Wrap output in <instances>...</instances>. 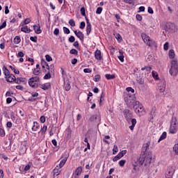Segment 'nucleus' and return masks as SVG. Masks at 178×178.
Segmentation results:
<instances>
[{"instance_id": "nucleus-29", "label": "nucleus", "mask_w": 178, "mask_h": 178, "mask_svg": "<svg viewBox=\"0 0 178 178\" xmlns=\"http://www.w3.org/2000/svg\"><path fill=\"white\" fill-rule=\"evenodd\" d=\"M21 31L26 33H29L31 31V29H28L27 26H25L24 27H22Z\"/></svg>"}, {"instance_id": "nucleus-5", "label": "nucleus", "mask_w": 178, "mask_h": 178, "mask_svg": "<svg viewBox=\"0 0 178 178\" xmlns=\"http://www.w3.org/2000/svg\"><path fill=\"white\" fill-rule=\"evenodd\" d=\"M178 129L177 120L175 117H173L171 120V126L170 128V133L175 134L177 133Z\"/></svg>"}, {"instance_id": "nucleus-31", "label": "nucleus", "mask_w": 178, "mask_h": 178, "mask_svg": "<svg viewBox=\"0 0 178 178\" xmlns=\"http://www.w3.org/2000/svg\"><path fill=\"white\" fill-rule=\"evenodd\" d=\"M91 31H92L91 24L87 25V26H86V34H87L88 36L90 34Z\"/></svg>"}, {"instance_id": "nucleus-6", "label": "nucleus", "mask_w": 178, "mask_h": 178, "mask_svg": "<svg viewBox=\"0 0 178 178\" xmlns=\"http://www.w3.org/2000/svg\"><path fill=\"white\" fill-rule=\"evenodd\" d=\"M141 37L144 42L146 43L147 46L153 47L155 44V42L153 40H151L145 33H142Z\"/></svg>"}, {"instance_id": "nucleus-21", "label": "nucleus", "mask_w": 178, "mask_h": 178, "mask_svg": "<svg viewBox=\"0 0 178 178\" xmlns=\"http://www.w3.org/2000/svg\"><path fill=\"white\" fill-rule=\"evenodd\" d=\"M64 88L66 91H69L71 89V86L69 81L64 82Z\"/></svg>"}, {"instance_id": "nucleus-37", "label": "nucleus", "mask_w": 178, "mask_h": 178, "mask_svg": "<svg viewBox=\"0 0 178 178\" xmlns=\"http://www.w3.org/2000/svg\"><path fill=\"white\" fill-rule=\"evenodd\" d=\"M93 80L95 81V82H99L100 80H101V76L99 74H97L95 76Z\"/></svg>"}, {"instance_id": "nucleus-36", "label": "nucleus", "mask_w": 178, "mask_h": 178, "mask_svg": "<svg viewBox=\"0 0 178 178\" xmlns=\"http://www.w3.org/2000/svg\"><path fill=\"white\" fill-rule=\"evenodd\" d=\"M98 118H99V117L97 115H92V116L90 117V122H94V121H95Z\"/></svg>"}, {"instance_id": "nucleus-17", "label": "nucleus", "mask_w": 178, "mask_h": 178, "mask_svg": "<svg viewBox=\"0 0 178 178\" xmlns=\"http://www.w3.org/2000/svg\"><path fill=\"white\" fill-rule=\"evenodd\" d=\"M40 124L38 122H33V125L31 128V130L33 131H37L40 129Z\"/></svg>"}, {"instance_id": "nucleus-57", "label": "nucleus", "mask_w": 178, "mask_h": 178, "mask_svg": "<svg viewBox=\"0 0 178 178\" xmlns=\"http://www.w3.org/2000/svg\"><path fill=\"white\" fill-rule=\"evenodd\" d=\"M83 72L85 73H91L92 72V70L90 68H86L83 70Z\"/></svg>"}, {"instance_id": "nucleus-28", "label": "nucleus", "mask_w": 178, "mask_h": 178, "mask_svg": "<svg viewBox=\"0 0 178 178\" xmlns=\"http://www.w3.org/2000/svg\"><path fill=\"white\" fill-rule=\"evenodd\" d=\"M175 57V51L173 49H171L169 51V58L170 59H173Z\"/></svg>"}, {"instance_id": "nucleus-13", "label": "nucleus", "mask_w": 178, "mask_h": 178, "mask_svg": "<svg viewBox=\"0 0 178 178\" xmlns=\"http://www.w3.org/2000/svg\"><path fill=\"white\" fill-rule=\"evenodd\" d=\"M82 171H83L82 168L78 167L73 173L74 178H79V176L81 175Z\"/></svg>"}, {"instance_id": "nucleus-53", "label": "nucleus", "mask_w": 178, "mask_h": 178, "mask_svg": "<svg viewBox=\"0 0 178 178\" xmlns=\"http://www.w3.org/2000/svg\"><path fill=\"white\" fill-rule=\"evenodd\" d=\"M111 138V137L109 136H106L105 137H104V143H107V144H109V142L108 141H107L106 140L107 139H110Z\"/></svg>"}, {"instance_id": "nucleus-25", "label": "nucleus", "mask_w": 178, "mask_h": 178, "mask_svg": "<svg viewBox=\"0 0 178 178\" xmlns=\"http://www.w3.org/2000/svg\"><path fill=\"white\" fill-rule=\"evenodd\" d=\"M105 77L107 80H112L115 79V74H106L105 75Z\"/></svg>"}, {"instance_id": "nucleus-34", "label": "nucleus", "mask_w": 178, "mask_h": 178, "mask_svg": "<svg viewBox=\"0 0 178 178\" xmlns=\"http://www.w3.org/2000/svg\"><path fill=\"white\" fill-rule=\"evenodd\" d=\"M6 136V132L4 129L0 126V136L3 138Z\"/></svg>"}, {"instance_id": "nucleus-12", "label": "nucleus", "mask_w": 178, "mask_h": 178, "mask_svg": "<svg viewBox=\"0 0 178 178\" xmlns=\"http://www.w3.org/2000/svg\"><path fill=\"white\" fill-rule=\"evenodd\" d=\"M124 116L126 118V120L129 122L131 118H132L133 115L131 113L129 109H125L124 111Z\"/></svg>"}, {"instance_id": "nucleus-63", "label": "nucleus", "mask_w": 178, "mask_h": 178, "mask_svg": "<svg viewBox=\"0 0 178 178\" xmlns=\"http://www.w3.org/2000/svg\"><path fill=\"white\" fill-rule=\"evenodd\" d=\"M136 19H137V20L140 22V21H142L143 17H142V16L140 15H136Z\"/></svg>"}, {"instance_id": "nucleus-46", "label": "nucleus", "mask_w": 178, "mask_h": 178, "mask_svg": "<svg viewBox=\"0 0 178 178\" xmlns=\"http://www.w3.org/2000/svg\"><path fill=\"white\" fill-rule=\"evenodd\" d=\"M126 163V160H121L119 162V165L121 167H124V164Z\"/></svg>"}, {"instance_id": "nucleus-40", "label": "nucleus", "mask_w": 178, "mask_h": 178, "mask_svg": "<svg viewBox=\"0 0 178 178\" xmlns=\"http://www.w3.org/2000/svg\"><path fill=\"white\" fill-rule=\"evenodd\" d=\"M152 76L156 80H159V79L158 74L156 72H155L154 71L152 72Z\"/></svg>"}, {"instance_id": "nucleus-55", "label": "nucleus", "mask_w": 178, "mask_h": 178, "mask_svg": "<svg viewBox=\"0 0 178 178\" xmlns=\"http://www.w3.org/2000/svg\"><path fill=\"white\" fill-rule=\"evenodd\" d=\"M127 92H131L132 93H134L135 92V90H134V89H133L132 88H131V87H128V88H127Z\"/></svg>"}, {"instance_id": "nucleus-49", "label": "nucleus", "mask_w": 178, "mask_h": 178, "mask_svg": "<svg viewBox=\"0 0 178 178\" xmlns=\"http://www.w3.org/2000/svg\"><path fill=\"white\" fill-rule=\"evenodd\" d=\"M60 72L62 74V77L63 78L64 81H65V76H66V73L63 68L60 69Z\"/></svg>"}, {"instance_id": "nucleus-7", "label": "nucleus", "mask_w": 178, "mask_h": 178, "mask_svg": "<svg viewBox=\"0 0 178 178\" xmlns=\"http://www.w3.org/2000/svg\"><path fill=\"white\" fill-rule=\"evenodd\" d=\"M41 65L42 67L43 72H48V71H49V70L54 71V65H51V66H49L48 65V63L46 61H44V60H42L41 61Z\"/></svg>"}, {"instance_id": "nucleus-48", "label": "nucleus", "mask_w": 178, "mask_h": 178, "mask_svg": "<svg viewBox=\"0 0 178 178\" xmlns=\"http://www.w3.org/2000/svg\"><path fill=\"white\" fill-rule=\"evenodd\" d=\"M163 49L165 51H168L169 49V43L165 42V44L163 45Z\"/></svg>"}, {"instance_id": "nucleus-52", "label": "nucleus", "mask_w": 178, "mask_h": 178, "mask_svg": "<svg viewBox=\"0 0 178 178\" xmlns=\"http://www.w3.org/2000/svg\"><path fill=\"white\" fill-rule=\"evenodd\" d=\"M30 40L32 41V42H37V41H38V38L36 37V36H35V37H31L30 38Z\"/></svg>"}, {"instance_id": "nucleus-60", "label": "nucleus", "mask_w": 178, "mask_h": 178, "mask_svg": "<svg viewBox=\"0 0 178 178\" xmlns=\"http://www.w3.org/2000/svg\"><path fill=\"white\" fill-rule=\"evenodd\" d=\"M59 32H60V30L58 29H56L54 31V34L57 36L58 35Z\"/></svg>"}, {"instance_id": "nucleus-45", "label": "nucleus", "mask_w": 178, "mask_h": 178, "mask_svg": "<svg viewBox=\"0 0 178 178\" xmlns=\"http://www.w3.org/2000/svg\"><path fill=\"white\" fill-rule=\"evenodd\" d=\"M69 24L72 26L74 27L76 26L75 22L74 21V19H70L69 21Z\"/></svg>"}, {"instance_id": "nucleus-33", "label": "nucleus", "mask_w": 178, "mask_h": 178, "mask_svg": "<svg viewBox=\"0 0 178 178\" xmlns=\"http://www.w3.org/2000/svg\"><path fill=\"white\" fill-rule=\"evenodd\" d=\"M166 137H167V133H166V132H163V133L162 134V135L161 136V137H160V138H159L158 143H160L161 140L165 139Z\"/></svg>"}, {"instance_id": "nucleus-59", "label": "nucleus", "mask_w": 178, "mask_h": 178, "mask_svg": "<svg viewBox=\"0 0 178 178\" xmlns=\"http://www.w3.org/2000/svg\"><path fill=\"white\" fill-rule=\"evenodd\" d=\"M17 56L22 58L24 56V54L22 51H19L18 54H17Z\"/></svg>"}, {"instance_id": "nucleus-27", "label": "nucleus", "mask_w": 178, "mask_h": 178, "mask_svg": "<svg viewBox=\"0 0 178 178\" xmlns=\"http://www.w3.org/2000/svg\"><path fill=\"white\" fill-rule=\"evenodd\" d=\"M136 123H137V121H136V119H132V120H131V126L129 127V129H130L131 131L134 130V127H135Z\"/></svg>"}, {"instance_id": "nucleus-54", "label": "nucleus", "mask_w": 178, "mask_h": 178, "mask_svg": "<svg viewBox=\"0 0 178 178\" xmlns=\"http://www.w3.org/2000/svg\"><path fill=\"white\" fill-rule=\"evenodd\" d=\"M85 27H86V23H85L84 22H82L81 23V24H80L79 28H80L81 29H84Z\"/></svg>"}, {"instance_id": "nucleus-24", "label": "nucleus", "mask_w": 178, "mask_h": 178, "mask_svg": "<svg viewBox=\"0 0 178 178\" xmlns=\"http://www.w3.org/2000/svg\"><path fill=\"white\" fill-rule=\"evenodd\" d=\"M159 90L161 93H163V92L165 90V86L163 83L159 86Z\"/></svg>"}, {"instance_id": "nucleus-9", "label": "nucleus", "mask_w": 178, "mask_h": 178, "mask_svg": "<svg viewBox=\"0 0 178 178\" xmlns=\"http://www.w3.org/2000/svg\"><path fill=\"white\" fill-rule=\"evenodd\" d=\"M149 145H150V142H147V143H145L143 145L141 154H148L149 153H150V152H147Z\"/></svg>"}, {"instance_id": "nucleus-22", "label": "nucleus", "mask_w": 178, "mask_h": 178, "mask_svg": "<svg viewBox=\"0 0 178 178\" xmlns=\"http://www.w3.org/2000/svg\"><path fill=\"white\" fill-rule=\"evenodd\" d=\"M60 169L61 168H60V167H59V168H58V165L54 168V176H58L59 175H60Z\"/></svg>"}, {"instance_id": "nucleus-58", "label": "nucleus", "mask_w": 178, "mask_h": 178, "mask_svg": "<svg viewBox=\"0 0 178 178\" xmlns=\"http://www.w3.org/2000/svg\"><path fill=\"white\" fill-rule=\"evenodd\" d=\"M46 60L48 61V62H50L52 60V58L49 56V55H46Z\"/></svg>"}, {"instance_id": "nucleus-16", "label": "nucleus", "mask_w": 178, "mask_h": 178, "mask_svg": "<svg viewBox=\"0 0 178 178\" xmlns=\"http://www.w3.org/2000/svg\"><path fill=\"white\" fill-rule=\"evenodd\" d=\"M41 73V71H40V65L39 64H37L36 65V68L34 69L33 72V74L35 76H38L40 75Z\"/></svg>"}, {"instance_id": "nucleus-14", "label": "nucleus", "mask_w": 178, "mask_h": 178, "mask_svg": "<svg viewBox=\"0 0 178 178\" xmlns=\"http://www.w3.org/2000/svg\"><path fill=\"white\" fill-rule=\"evenodd\" d=\"M95 58L96 60H103V56L102 55V52L100 50H97L95 52Z\"/></svg>"}, {"instance_id": "nucleus-56", "label": "nucleus", "mask_w": 178, "mask_h": 178, "mask_svg": "<svg viewBox=\"0 0 178 178\" xmlns=\"http://www.w3.org/2000/svg\"><path fill=\"white\" fill-rule=\"evenodd\" d=\"M63 31L65 34H69L70 33L69 29L66 28V27H63Z\"/></svg>"}, {"instance_id": "nucleus-18", "label": "nucleus", "mask_w": 178, "mask_h": 178, "mask_svg": "<svg viewBox=\"0 0 178 178\" xmlns=\"http://www.w3.org/2000/svg\"><path fill=\"white\" fill-rule=\"evenodd\" d=\"M33 29L37 34H40L42 33V30L40 29V26L39 24L34 25Z\"/></svg>"}, {"instance_id": "nucleus-20", "label": "nucleus", "mask_w": 178, "mask_h": 178, "mask_svg": "<svg viewBox=\"0 0 178 178\" xmlns=\"http://www.w3.org/2000/svg\"><path fill=\"white\" fill-rule=\"evenodd\" d=\"M47 131V126L44 124L43 127H41L40 133H41L42 136H44Z\"/></svg>"}, {"instance_id": "nucleus-10", "label": "nucleus", "mask_w": 178, "mask_h": 178, "mask_svg": "<svg viewBox=\"0 0 178 178\" xmlns=\"http://www.w3.org/2000/svg\"><path fill=\"white\" fill-rule=\"evenodd\" d=\"M69 157V155L67 154H64L62 155V160L60 161V163H59V167L60 168H63L64 166V165L65 164L67 159Z\"/></svg>"}, {"instance_id": "nucleus-2", "label": "nucleus", "mask_w": 178, "mask_h": 178, "mask_svg": "<svg viewBox=\"0 0 178 178\" xmlns=\"http://www.w3.org/2000/svg\"><path fill=\"white\" fill-rule=\"evenodd\" d=\"M152 160V153H149L148 154H141L138 159V161L141 165H145V166H147L151 163Z\"/></svg>"}, {"instance_id": "nucleus-47", "label": "nucleus", "mask_w": 178, "mask_h": 178, "mask_svg": "<svg viewBox=\"0 0 178 178\" xmlns=\"http://www.w3.org/2000/svg\"><path fill=\"white\" fill-rule=\"evenodd\" d=\"M103 10V8L102 7H99L97 9V11H96V13L97 15H100L102 13Z\"/></svg>"}, {"instance_id": "nucleus-35", "label": "nucleus", "mask_w": 178, "mask_h": 178, "mask_svg": "<svg viewBox=\"0 0 178 178\" xmlns=\"http://www.w3.org/2000/svg\"><path fill=\"white\" fill-rule=\"evenodd\" d=\"M127 150H122L117 156H119L120 159H121L122 157H123L127 154Z\"/></svg>"}, {"instance_id": "nucleus-15", "label": "nucleus", "mask_w": 178, "mask_h": 178, "mask_svg": "<svg viewBox=\"0 0 178 178\" xmlns=\"http://www.w3.org/2000/svg\"><path fill=\"white\" fill-rule=\"evenodd\" d=\"M74 33L76 35V37L78 38H79V40L81 41H83V40H84V35H83V33L81 31H79L77 32V31H74Z\"/></svg>"}, {"instance_id": "nucleus-51", "label": "nucleus", "mask_w": 178, "mask_h": 178, "mask_svg": "<svg viewBox=\"0 0 178 178\" xmlns=\"http://www.w3.org/2000/svg\"><path fill=\"white\" fill-rule=\"evenodd\" d=\"M40 120L43 124L46 122V118L44 115H42L40 117Z\"/></svg>"}, {"instance_id": "nucleus-38", "label": "nucleus", "mask_w": 178, "mask_h": 178, "mask_svg": "<svg viewBox=\"0 0 178 178\" xmlns=\"http://www.w3.org/2000/svg\"><path fill=\"white\" fill-rule=\"evenodd\" d=\"M31 165H32V163H31V162H29V163H28V165L25 166V168H24V171L26 172V171L29 170L30 168H31Z\"/></svg>"}, {"instance_id": "nucleus-61", "label": "nucleus", "mask_w": 178, "mask_h": 178, "mask_svg": "<svg viewBox=\"0 0 178 178\" xmlns=\"http://www.w3.org/2000/svg\"><path fill=\"white\" fill-rule=\"evenodd\" d=\"M6 26V22L5 21L1 26H0V30L4 29Z\"/></svg>"}, {"instance_id": "nucleus-8", "label": "nucleus", "mask_w": 178, "mask_h": 178, "mask_svg": "<svg viewBox=\"0 0 178 178\" xmlns=\"http://www.w3.org/2000/svg\"><path fill=\"white\" fill-rule=\"evenodd\" d=\"M40 81V78L38 76L32 77L29 81V84L31 87L35 88L36 83Z\"/></svg>"}, {"instance_id": "nucleus-30", "label": "nucleus", "mask_w": 178, "mask_h": 178, "mask_svg": "<svg viewBox=\"0 0 178 178\" xmlns=\"http://www.w3.org/2000/svg\"><path fill=\"white\" fill-rule=\"evenodd\" d=\"M53 71L49 70L48 71V72L45 74V76H44V79H50L51 78V73H52Z\"/></svg>"}, {"instance_id": "nucleus-19", "label": "nucleus", "mask_w": 178, "mask_h": 178, "mask_svg": "<svg viewBox=\"0 0 178 178\" xmlns=\"http://www.w3.org/2000/svg\"><path fill=\"white\" fill-rule=\"evenodd\" d=\"M40 88L44 90H47L51 88V84L50 83H46L44 84H42Z\"/></svg>"}, {"instance_id": "nucleus-62", "label": "nucleus", "mask_w": 178, "mask_h": 178, "mask_svg": "<svg viewBox=\"0 0 178 178\" xmlns=\"http://www.w3.org/2000/svg\"><path fill=\"white\" fill-rule=\"evenodd\" d=\"M10 13L9 9H8V6H5V14L8 15Z\"/></svg>"}, {"instance_id": "nucleus-26", "label": "nucleus", "mask_w": 178, "mask_h": 178, "mask_svg": "<svg viewBox=\"0 0 178 178\" xmlns=\"http://www.w3.org/2000/svg\"><path fill=\"white\" fill-rule=\"evenodd\" d=\"M142 71H144L145 70V74H150L151 71H152V67H143L141 69Z\"/></svg>"}, {"instance_id": "nucleus-1", "label": "nucleus", "mask_w": 178, "mask_h": 178, "mask_svg": "<svg viewBox=\"0 0 178 178\" xmlns=\"http://www.w3.org/2000/svg\"><path fill=\"white\" fill-rule=\"evenodd\" d=\"M127 105L129 107L133 106L135 112L140 115H141L144 111V107L143 104L139 102L136 101L135 95L133 96V99H131V97H129L127 100Z\"/></svg>"}, {"instance_id": "nucleus-23", "label": "nucleus", "mask_w": 178, "mask_h": 178, "mask_svg": "<svg viewBox=\"0 0 178 178\" xmlns=\"http://www.w3.org/2000/svg\"><path fill=\"white\" fill-rule=\"evenodd\" d=\"M113 35L119 42H120L122 40V36L118 33H114Z\"/></svg>"}, {"instance_id": "nucleus-32", "label": "nucleus", "mask_w": 178, "mask_h": 178, "mask_svg": "<svg viewBox=\"0 0 178 178\" xmlns=\"http://www.w3.org/2000/svg\"><path fill=\"white\" fill-rule=\"evenodd\" d=\"M13 42L15 44H18L19 43H20L21 42V38L19 36H16Z\"/></svg>"}, {"instance_id": "nucleus-41", "label": "nucleus", "mask_w": 178, "mask_h": 178, "mask_svg": "<svg viewBox=\"0 0 178 178\" xmlns=\"http://www.w3.org/2000/svg\"><path fill=\"white\" fill-rule=\"evenodd\" d=\"M5 47H6V40L3 39L2 42L0 44V48L1 49H5Z\"/></svg>"}, {"instance_id": "nucleus-43", "label": "nucleus", "mask_w": 178, "mask_h": 178, "mask_svg": "<svg viewBox=\"0 0 178 178\" xmlns=\"http://www.w3.org/2000/svg\"><path fill=\"white\" fill-rule=\"evenodd\" d=\"M81 15H82V16L86 17V9H85L84 7L81 8Z\"/></svg>"}, {"instance_id": "nucleus-11", "label": "nucleus", "mask_w": 178, "mask_h": 178, "mask_svg": "<svg viewBox=\"0 0 178 178\" xmlns=\"http://www.w3.org/2000/svg\"><path fill=\"white\" fill-rule=\"evenodd\" d=\"M15 83L17 84H26L27 83V79L25 78H22V77H18V78H15Z\"/></svg>"}, {"instance_id": "nucleus-42", "label": "nucleus", "mask_w": 178, "mask_h": 178, "mask_svg": "<svg viewBox=\"0 0 178 178\" xmlns=\"http://www.w3.org/2000/svg\"><path fill=\"white\" fill-rule=\"evenodd\" d=\"M71 134H72V130L70 129H68L67 130V138H71Z\"/></svg>"}, {"instance_id": "nucleus-44", "label": "nucleus", "mask_w": 178, "mask_h": 178, "mask_svg": "<svg viewBox=\"0 0 178 178\" xmlns=\"http://www.w3.org/2000/svg\"><path fill=\"white\" fill-rule=\"evenodd\" d=\"M70 53V54H74V55H76V56L78 55V51L74 49H71Z\"/></svg>"}, {"instance_id": "nucleus-4", "label": "nucleus", "mask_w": 178, "mask_h": 178, "mask_svg": "<svg viewBox=\"0 0 178 178\" xmlns=\"http://www.w3.org/2000/svg\"><path fill=\"white\" fill-rule=\"evenodd\" d=\"M3 74L5 75V79L7 82L10 83L15 82L16 77L10 73V71L7 69L6 66L3 67Z\"/></svg>"}, {"instance_id": "nucleus-39", "label": "nucleus", "mask_w": 178, "mask_h": 178, "mask_svg": "<svg viewBox=\"0 0 178 178\" xmlns=\"http://www.w3.org/2000/svg\"><path fill=\"white\" fill-rule=\"evenodd\" d=\"M119 149L117 145H114L113 149V154H116L118 152Z\"/></svg>"}, {"instance_id": "nucleus-3", "label": "nucleus", "mask_w": 178, "mask_h": 178, "mask_svg": "<svg viewBox=\"0 0 178 178\" xmlns=\"http://www.w3.org/2000/svg\"><path fill=\"white\" fill-rule=\"evenodd\" d=\"M170 74L175 76L178 74V61L177 59H173L170 62Z\"/></svg>"}, {"instance_id": "nucleus-64", "label": "nucleus", "mask_w": 178, "mask_h": 178, "mask_svg": "<svg viewBox=\"0 0 178 178\" xmlns=\"http://www.w3.org/2000/svg\"><path fill=\"white\" fill-rule=\"evenodd\" d=\"M69 41L70 42H74L75 41V38L74 36H71L70 38H69Z\"/></svg>"}, {"instance_id": "nucleus-50", "label": "nucleus", "mask_w": 178, "mask_h": 178, "mask_svg": "<svg viewBox=\"0 0 178 178\" xmlns=\"http://www.w3.org/2000/svg\"><path fill=\"white\" fill-rule=\"evenodd\" d=\"M174 151L178 155V144H176L173 147Z\"/></svg>"}]
</instances>
